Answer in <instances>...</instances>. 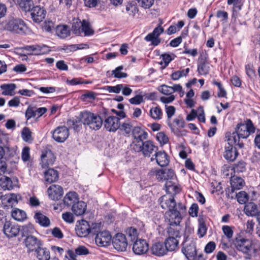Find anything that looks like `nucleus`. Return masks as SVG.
Masks as SVG:
<instances>
[{"label": "nucleus", "mask_w": 260, "mask_h": 260, "mask_svg": "<svg viewBox=\"0 0 260 260\" xmlns=\"http://www.w3.org/2000/svg\"><path fill=\"white\" fill-rule=\"evenodd\" d=\"M17 3L20 8L23 11H31L34 6V2L32 0H17Z\"/></svg>", "instance_id": "38"}, {"label": "nucleus", "mask_w": 260, "mask_h": 260, "mask_svg": "<svg viewBox=\"0 0 260 260\" xmlns=\"http://www.w3.org/2000/svg\"><path fill=\"white\" fill-rule=\"evenodd\" d=\"M165 109L168 117V124L171 129L172 131L174 132L176 131L175 125L171 123L170 119L175 114L176 110L175 108L173 106L166 105Z\"/></svg>", "instance_id": "36"}, {"label": "nucleus", "mask_w": 260, "mask_h": 260, "mask_svg": "<svg viewBox=\"0 0 260 260\" xmlns=\"http://www.w3.org/2000/svg\"><path fill=\"white\" fill-rule=\"evenodd\" d=\"M56 157L50 150H45L42 151L41 155L40 165L42 169H47L53 165Z\"/></svg>", "instance_id": "10"}, {"label": "nucleus", "mask_w": 260, "mask_h": 260, "mask_svg": "<svg viewBox=\"0 0 260 260\" xmlns=\"http://www.w3.org/2000/svg\"><path fill=\"white\" fill-rule=\"evenodd\" d=\"M98 230L99 229L96 228L97 232L94 234L96 235L95 238V243L99 246H107L111 241V236L110 233L106 231L99 232Z\"/></svg>", "instance_id": "13"}, {"label": "nucleus", "mask_w": 260, "mask_h": 260, "mask_svg": "<svg viewBox=\"0 0 260 260\" xmlns=\"http://www.w3.org/2000/svg\"><path fill=\"white\" fill-rule=\"evenodd\" d=\"M46 14V10L39 6L34 7L30 14L32 20L36 23L42 22L44 19Z\"/></svg>", "instance_id": "20"}, {"label": "nucleus", "mask_w": 260, "mask_h": 260, "mask_svg": "<svg viewBox=\"0 0 260 260\" xmlns=\"http://www.w3.org/2000/svg\"><path fill=\"white\" fill-rule=\"evenodd\" d=\"M78 197L75 192L70 191L66 194L63 199V203L68 207L76 204L78 201Z\"/></svg>", "instance_id": "27"}, {"label": "nucleus", "mask_w": 260, "mask_h": 260, "mask_svg": "<svg viewBox=\"0 0 260 260\" xmlns=\"http://www.w3.org/2000/svg\"><path fill=\"white\" fill-rule=\"evenodd\" d=\"M0 186L4 190H11L14 187L11 178L7 176H3L0 179Z\"/></svg>", "instance_id": "43"}, {"label": "nucleus", "mask_w": 260, "mask_h": 260, "mask_svg": "<svg viewBox=\"0 0 260 260\" xmlns=\"http://www.w3.org/2000/svg\"><path fill=\"white\" fill-rule=\"evenodd\" d=\"M134 127L132 123L127 120L125 121L122 124L120 123L119 127L118 129H120L121 132L125 136L129 137L132 133L134 129Z\"/></svg>", "instance_id": "34"}, {"label": "nucleus", "mask_w": 260, "mask_h": 260, "mask_svg": "<svg viewBox=\"0 0 260 260\" xmlns=\"http://www.w3.org/2000/svg\"><path fill=\"white\" fill-rule=\"evenodd\" d=\"M222 230L224 234L228 238L231 239L232 238L234 232L231 226L229 225H223L222 227Z\"/></svg>", "instance_id": "64"}, {"label": "nucleus", "mask_w": 260, "mask_h": 260, "mask_svg": "<svg viewBox=\"0 0 260 260\" xmlns=\"http://www.w3.org/2000/svg\"><path fill=\"white\" fill-rule=\"evenodd\" d=\"M81 32H84V36H90L94 34V31L91 27L89 22L83 20L82 22Z\"/></svg>", "instance_id": "45"}, {"label": "nucleus", "mask_w": 260, "mask_h": 260, "mask_svg": "<svg viewBox=\"0 0 260 260\" xmlns=\"http://www.w3.org/2000/svg\"><path fill=\"white\" fill-rule=\"evenodd\" d=\"M63 189L58 185H52L48 189V194L49 198L54 201L59 200L63 195Z\"/></svg>", "instance_id": "21"}, {"label": "nucleus", "mask_w": 260, "mask_h": 260, "mask_svg": "<svg viewBox=\"0 0 260 260\" xmlns=\"http://www.w3.org/2000/svg\"><path fill=\"white\" fill-rule=\"evenodd\" d=\"M156 160L157 164L160 167L167 166L169 163V156L164 151H158L155 152V157H151V161Z\"/></svg>", "instance_id": "22"}, {"label": "nucleus", "mask_w": 260, "mask_h": 260, "mask_svg": "<svg viewBox=\"0 0 260 260\" xmlns=\"http://www.w3.org/2000/svg\"><path fill=\"white\" fill-rule=\"evenodd\" d=\"M96 226L97 224L92 223L91 227H90L87 221L82 220L77 222L75 228L76 232L79 237H85L89 234L94 235L97 232L96 231Z\"/></svg>", "instance_id": "5"}, {"label": "nucleus", "mask_w": 260, "mask_h": 260, "mask_svg": "<svg viewBox=\"0 0 260 260\" xmlns=\"http://www.w3.org/2000/svg\"><path fill=\"white\" fill-rule=\"evenodd\" d=\"M82 122L81 121L80 118L78 119L69 120L67 121L68 125L71 128H73L76 131H79L82 126Z\"/></svg>", "instance_id": "46"}, {"label": "nucleus", "mask_w": 260, "mask_h": 260, "mask_svg": "<svg viewBox=\"0 0 260 260\" xmlns=\"http://www.w3.org/2000/svg\"><path fill=\"white\" fill-rule=\"evenodd\" d=\"M23 49L28 52V54L31 55H40L50 51V47L43 44L27 45L24 47Z\"/></svg>", "instance_id": "11"}, {"label": "nucleus", "mask_w": 260, "mask_h": 260, "mask_svg": "<svg viewBox=\"0 0 260 260\" xmlns=\"http://www.w3.org/2000/svg\"><path fill=\"white\" fill-rule=\"evenodd\" d=\"M72 210L76 215H82L86 210V204L84 202L78 201L76 204L73 205Z\"/></svg>", "instance_id": "28"}, {"label": "nucleus", "mask_w": 260, "mask_h": 260, "mask_svg": "<svg viewBox=\"0 0 260 260\" xmlns=\"http://www.w3.org/2000/svg\"><path fill=\"white\" fill-rule=\"evenodd\" d=\"M31 134L32 133L28 127H24L21 132V137L23 140L26 142L31 143L33 140Z\"/></svg>", "instance_id": "47"}, {"label": "nucleus", "mask_w": 260, "mask_h": 260, "mask_svg": "<svg viewBox=\"0 0 260 260\" xmlns=\"http://www.w3.org/2000/svg\"><path fill=\"white\" fill-rule=\"evenodd\" d=\"M36 257L38 260H49L50 253L49 250L46 248L40 246L35 251Z\"/></svg>", "instance_id": "33"}, {"label": "nucleus", "mask_w": 260, "mask_h": 260, "mask_svg": "<svg viewBox=\"0 0 260 260\" xmlns=\"http://www.w3.org/2000/svg\"><path fill=\"white\" fill-rule=\"evenodd\" d=\"M152 253L157 256H162L167 253L168 250L166 245L161 243L154 244L151 248Z\"/></svg>", "instance_id": "26"}, {"label": "nucleus", "mask_w": 260, "mask_h": 260, "mask_svg": "<svg viewBox=\"0 0 260 260\" xmlns=\"http://www.w3.org/2000/svg\"><path fill=\"white\" fill-rule=\"evenodd\" d=\"M112 243L115 249L119 251H125L126 250L128 243L125 235L117 233L113 239Z\"/></svg>", "instance_id": "12"}, {"label": "nucleus", "mask_w": 260, "mask_h": 260, "mask_svg": "<svg viewBox=\"0 0 260 260\" xmlns=\"http://www.w3.org/2000/svg\"><path fill=\"white\" fill-rule=\"evenodd\" d=\"M186 207L184 205V208L176 209L173 210L167 211L165 214V221L170 225L169 228L174 229L178 228L180 231L179 224L182 219V214L185 212Z\"/></svg>", "instance_id": "4"}, {"label": "nucleus", "mask_w": 260, "mask_h": 260, "mask_svg": "<svg viewBox=\"0 0 260 260\" xmlns=\"http://www.w3.org/2000/svg\"><path fill=\"white\" fill-rule=\"evenodd\" d=\"M5 29L16 34H23L26 28L24 22L19 18H12L5 25Z\"/></svg>", "instance_id": "7"}, {"label": "nucleus", "mask_w": 260, "mask_h": 260, "mask_svg": "<svg viewBox=\"0 0 260 260\" xmlns=\"http://www.w3.org/2000/svg\"><path fill=\"white\" fill-rule=\"evenodd\" d=\"M103 123L107 131L115 132L119 127L120 119L115 116H109L105 118Z\"/></svg>", "instance_id": "14"}, {"label": "nucleus", "mask_w": 260, "mask_h": 260, "mask_svg": "<svg viewBox=\"0 0 260 260\" xmlns=\"http://www.w3.org/2000/svg\"><path fill=\"white\" fill-rule=\"evenodd\" d=\"M172 180L166 181L165 184L166 191L168 193V194H175L179 192L180 190V188Z\"/></svg>", "instance_id": "37"}, {"label": "nucleus", "mask_w": 260, "mask_h": 260, "mask_svg": "<svg viewBox=\"0 0 260 260\" xmlns=\"http://www.w3.org/2000/svg\"><path fill=\"white\" fill-rule=\"evenodd\" d=\"M24 242L26 247L30 251H35L42 245L41 241L33 236L26 238Z\"/></svg>", "instance_id": "23"}, {"label": "nucleus", "mask_w": 260, "mask_h": 260, "mask_svg": "<svg viewBox=\"0 0 260 260\" xmlns=\"http://www.w3.org/2000/svg\"><path fill=\"white\" fill-rule=\"evenodd\" d=\"M0 88L3 90L2 94L3 95L13 96L15 94L16 85L15 84H3L1 85Z\"/></svg>", "instance_id": "30"}, {"label": "nucleus", "mask_w": 260, "mask_h": 260, "mask_svg": "<svg viewBox=\"0 0 260 260\" xmlns=\"http://www.w3.org/2000/svg\"><path fill=\"white\" fill-rule=\"evenodd\" d=\"M80 119L83 124L87 125L90 128L95 131L101 127L103 122L100 116L87 111L80 113Z\"/></svg>", "instance_id": "3"}, {"label": "nucleus", "mask_w": 260, "mask_h": 260, "mask_svg": "<svg viewBox=\"0 0 260 260\" xmlns=\"http://www.w3.org/2000/svg\"><path fill=\"white\" fill-rule=\"evenodd\" d=\"M11 216L15 220L18 221H23L26 218L25 212L18 208H15L12 211Z\"/></svg>", "instance_id": "42"}, {"label": "nucleus", "mask_w": 260, "mask_h": 260, "mask_svg": "<svg viewBox=\"0 0 260 260\" xmlns=\"http://www.w3.org/2000/svg\"><path fill=\"white\" fill-rule=\"evenodd\" d=\"M159 201L161 208L168 211L184 208V205L181 203H176L174 197L171 194L162 196Z\"/></svg>", "instance_id": "8"}, {"label": "nucleus", "mask_w": 260, "mask_h": 260, "mask_svg": "<svg viewBox=\"0 0 260 260\" xmlns=\"http://www.w3.org/2000/svg\"><path fill=\"white\" fill-rule=\"evenodd\" d=\"M238 154L236 148L233 147L232 145L229 144L228 146L225 147L223 156L227 160L233 161L236 159Z\"/></svg>", "instance_id": "24"}, {"label": "nucleus", "mask_w": 260, "mask_h": 260, "mask_svg": "<svg viewBox=\"0 0 260 260\" xmlns=\"http://www.w3.org/2000/svg\"><path fill=\"white\" fill-rule=\"evenodd\" d=\"M151 176H155L156 179L159 181H170L174 180L175 173L171 169H152L149 173Z\"/></svg>", "instance_id": "9"}, {"label": "nucleus", "mask_w": 260, "mask_h": 260, "mask_svg": "<svg viewBox=\"0 0 260 260\" xmlns=\"http://www.w3.org/2000/svg\"><path fill=\"white\" fill-rule=\"evenodd\" d=\"M255 132V127L250 119L246 120L245 123H238L236 128L235 132H233L232 136L233 140L236 145H237L240 148L244 146V144L240 142V139H246L251 133Z\"/></svg>", "instance_id": "2"}, {"label": "nucleus", "mask_w": 260, "mask_h": 260, "mask_svg": "<svg viewBox=\"0 0 260 260\" xmlns=\"http://www.w3.org/2000/svg\"><path fill=\"white\" fill-rule=\"evenodd\" d=\"M233 245L238 252L243 254L245 260L255 259L260 255V242L257 239L247 238L239 234L234 238Z\"/></svg>", "instance_id": "1"}, {"label": "nucleus", "mask_w": 260, "mask_h": 260, "mask_svg": "<svg viewBox=\"0 0 260 260\" xmlns=\"http://www.w3.org/2000/svg\"><path fill=\"white\" fill-rule=\"evenodd\" d=\"M149 115L153 119L158 120L162 118L163 113L161 108L157 106L151 108Z\"/></svg>", "instance_id": "39"}, {"label": "nucleus", "mask_w": 260, "mask_h": 260, "mask_svg": "<svg viewBox=\"0 0 260 260\" xmlns=\"http://www.w3.org/2000/svg\"><path fill=\"white\" fill-rule=\"evenodd\" d=\"M21 158L24 162L27 161L30 159V148L27 147H24L22 151Z\"/></svg>", "instance_id": "62"}, {"label": "nucleus", "mask_w": 260, "mask_h": 260, "mask_svg": "<svg viewBox=\"0 0 260 260\" xmlns=\"http://www.w3.org/2000/svg\"><path fill=\"white\" fill-rule=\"evenodd\" d=\"M20 232L22 237L27 238L32 236L31 235L35 232V229L32 224L28 223L22 226Z\"/></svg>", "instance_id": "41"}, {"label": "nucleus", "mask_w": 260, "mask_h": 260, "mask_svg": "<svg viewBox=\"0 0 260 260\" xmlns=\"http://www.w3.org/2000/svg\"><path fill=\"white\" fill-rule=\"evenodd\" d=\"M245 70L246 75L250 79H254L256 77L255 71L252 64H246L245 66Z\"/></svg>", "instance_id": "51"}, {"label": "nucleus", "mask_w": 260, "mask_h": 260, "mask_svg": "<svg viewBox=\"0 0 260 260\" xmlns=\"http://www.w3.org/2000/svg\"><path fill=\"white\" fill-rule=\"evenodd\" d=\"M244 212L248 216H255L258 213L257 207L256 205L253 203H248L245 206Z\"/></svg>", "instance_id": "40"}, {"label": "nucleus", "mask_w": 260, "mask_h": 260, "mask_svg": "<svg viewBox=\"0 0 260 260\" xmlns=\"http://www.w3.org/2000/svg\"><path fill=\"white\" fill-rule=\"evenodd\" d=\"M233 170L235 173H242L246 170V164L243 161H239L234 165Z\"/></svg>", "instance_id": "55"}, {"label": "nucleus", "mask_w": 260, "mask_h": 260, "mask_svg": "<svg viewBox=\"0 0 260 260\" xmlns=\"http://www.w3.org/2000/svg\"><path fill=\"white\" fill-rule=\"evenodd\" d=\"M169 237L165 240V245L169 251H174L177 247L179 243L177 238L180 237V233L178 228L174 229L173 227L168 229Z\"/></svg>", "instance_id": "6"}, {"label": "nucleus", "mask_w": 260, "mask_h": 260, "mask_svg": "<svg viewBox=\"0 0 260 260\" xmlns=\"http://www.w3.org/2000/svg\"><path fill=\"white\" fill-rule=\"evenodd\" d=\"M157 149L153 142L151 141H147L144 142L142 152L145 156L149 157L153 152Z\"/></svg>", "instance_id": "29"}, {"label": "nucleus", "mask_w": 260, "mask_h": 260, "mask_svg": "<svg viewBox=\"0 0 260 260\" xmlns=\"http://www.w3.org/2000/svg\"><path fill=\"white\" fill-rule=\"evenodd\" d=\"M34 218L36 219V222L42 226L47 227L50 224L49 219L41 212H39L36 213Z\"/></svg>", "instance_id": "35"}, {"label": "nucleus", "mask_w": 260, "mask_h": 260, "mask_svg": "<svg viewBox=\"0 0 260 260\" xmlns=\"http://www.w3.org/2000/svg\"><path fill=\"white\" fill-rule=\"evenodd\" d=\"M4 198L3 201L7 200L8 203L12 206L18 203V196L14 193L6 194L4 196Z\"/></svg>", "instance_id": "52"}, {"label": "nucleus", "mask_w": 260, "mask_h": 260, "mask_svg": "<svg viewBox=\"0 0 260 260\" xmlns=\"http://www.w3.org/2000/svg\"><path fill=\"white\" fill-rule=\"evenodd\" d=\"M175 57V55L173 54H170L168 53H164L162 54L160 57L162 58V60L165 64L164 68L166 67L169 63L174 59Z\"/></svg>", "instance_id": "58"}, {"label": "nucleus", "mask_w": 260, "mask_h": 260, "mask_svg": "<svg viewBox=\"0 0 260 260\" xmlns=\"http://www.w3.org/2000/svg\"><path fill=\"white\" fill-rule=\"evenodd\" d=\"M82 22L79 19H75L72 26L73 32L77 35H80L81 34Z\"/></svg>", "instance_id": "48"}, {"label": "nucleus", "mask_w": 260, "mask_h": 260, "mask_svg": "<svg viewBox=\"0 0 260 260\" xmlns=\"http://www.w3.org/2000/svg\"><path fill=\"white\" fill-rule=\"evenodd\" d=\"M236 197L238 202L241 204H245L248 200V196L247 193L244 191H240L237 194Z\"/></svg>", "instance_id": "56"}, {"label": "nucleus", "mask_w": 260, "mask_h": 260, "mask_svg": "<svg viewBox=\"0 0 260 260\" xmlns=\"http://www.w3.org/2000/svg\"><path fill=\"white\" fill-rule=\"evenodd\" d=\"M158 90L161 93L167 95H172V94L173 93L172 87L165 84L159 86L158 87Z\"/></svg>", "instance_id": "53"}, {"label": "nucleus", "mask_w": 260, "mask_h": 260, "mask_svg": "<svg viewBox=\"0 0 260 260\" xmlns=\"http://www.w3.org/2000/svg\"><path fill=\"white\" fill-rule=\"evenodd\" d=\"M231 185L232 191H234L241 189L244 186L245 182L241 177L234 176L231 177Z\"/></svg>", "instance_id": "32"}, {"label": "nucleus", "mask_w": 260, "mask_h": 260, "mask_svg": "<svg viewBox=\"0 0 260 260\" xmlns=\"http://www.w3.org/2000/svg\"><path fill=\"white\" fill-rule=\"evenodd\" d=\"M69 129L65 126H58L52 132L53 139L59 143L65 141L69 137Z\"/></svg>", "instance_id": "16"}, {"label": "nucleus", "mask_w": 260, "mask_h": 260, "mask_svg": "<svg viewBox=\"0 0 260 260\" xmlns=\"http://www.w3.org/2000/svg\"><path fill=\"white\" fill-rule=\"evenodd\" d=\"M36 116L35 107L30 106H28L25 112V118L26 119L28 120Z\"/></svg>", "instance_id": "63"}, {"label": "nucleus", "mask_w": 260, "mask_h": 260, "mask_svg": "<svg viewBox=\"0 0 260 260\" xmlns=\"http://www.w3.org/2000/svg\"><path fill=\"white\" fill-rule=\"evenodd\" d=\"M123 88V84H118L114 86H107L106 89L110 93H119Z\"/></svg>", "instance_id": "61"}, {"label": "nucleus", "mask_w": 260, "mask_h": 260, "mask_svg": "<svg viewBox=\"0 0 260 260\" xmlns=\"http://www.w3.org/2000/svg\"><path fill=\"white\" fill-rule=\"evenodd\" d=\"M45 180L48 183H51L57 181L59 175L57 170L52 168H48V170L44 173Z\"/></svg>", "instance_id": "25"}, {"label": "nucleus", "mask_w": 260, "mask_h": 260, "mask_svg": "<svg viewBox=\"0 0 260 260\" xmlns=\"http://www.w3.org/2000/svg\"><path fill=\"white\" fill-rule=\"evenodd\" d=\"M164 28L161 26L160 25L155 27L151 33L147 35L145 40L147 42H151L152 45L154 46L158 45L160 40L158 38L159 36L164 32Z\"/></svg>", "instance_id": "18"}, {"label": "nucleus", "mask_w": 260, "mask_h": 260, "mask_svg": "<svg viewBox=\"0 0 260 260\" xmlns=\"http://www.w3.org/2000/svg\"><path fill=\"white\" fill-rule=\"evenodd\" d=\"M134 140L144 141L147 138V133L139 126H135L132 133Z\"/></svg>", "instance_id": "31"}, {"label": "nucleus", "mask_w": 260, "mask_h": 260, "mask_svg": "<svg viewBox=\"0 0 260 260\" xmlns=\"http://www.w3.org/2000/svg\"><path fill=\"white\" fill-rule=\"evenodd\" d=\"M149 249V245L145 240L139 239L133 244V250L137 255L146 253Z\"/></svg>", "instance_id": "19"}, {"label": "nucleus", "mask_w": 260, "mask_h": 260, "mask_svg": "<svg viewBox=\"0 0 260 260\" xmlns=\"http://www.w3.org/2000/svg\"><path fill=\"white\" fill-rule=\"evenodd\" d=\"M156 139L161 145L167 144L169 141V138L164 132H160L157 134Z\"/></svg>", "instance_id": "59"}, {"label": "nucleus", "mask_w": 260, "mask_h": 260, "mask_svg": "<svg viewBox=\"0 0 260 260\" xmlns=\"http://www.w3.org/2000/svg\"><path fill=\"white\" fill-rule=\"evenodd\" d=\"M126 11L129 15L134 17L135 14L138 12V8L137 5L129 4L126 7Z\"/></svg>", "instance_id": "57"}, {"label": "nucleus", "mask_w": 260, "mask_h": 260, "mask_svg": "<svg viewBox=\"0 0 260 260\" xmlns=\"http://www.w3.org/2000/svg\"><path fill=\"white\" fill-rule=\"evenodd\" d=\"M56 32L57 35L60 38L64 39L70 34L69 27L67 25H58L56 27Z\"/></svg>", "instance_id": "44"}, {"label": "nucleus", "mask_w": 260, "mask_h": 260, "mask_svg": "<svg viewBox=\"0 0 260 260\" xmlns=\"http://www.w3.org/2000/svg\"><path fill=\"white\" fill-rule=\"evenodd\" d=\"M143 144V141L134 140L132 146L133 147V149L136 152H142Z\"/></svg>", "instance_id": "60"}, {"label": "nucleus", "mask_w": 260, "mask_h": 260, "mask_svg": "<svg viewBox=\"0 0 260 260\" xmlns=\"http://www.w3.org/2000/svg\"><path fill=\"white\" fill-rule=\"evenodd\" d=\"M3 232L8 238H12L18 235L20 232V229L18 225L6 221L3 227Z\"/></svg>", "instance_id": "17"}, {"label": "nucleus", "mask_w": 260, "mask_h": 260, "mask_svg": "<svg viewBox=\"0 0 260 260\" xmlns=\"http://www.w3.org/2000/svg\"><path fill=\"white\" fill-rule=\"evenodd\" d=\"M182 252L188 260H193L197 255L195 243L192 241H186L183 244Z\"/></svg>", "instance_id": "15"}, {"label": "nucleus", "mask_w": 260, "mask_h": 260, "mask_svg": "<svg viewBox=\"0 0 260 260\" xmlns=\"http://www.w3.org/2000/svg\"><path fill=\"white\" fill-rule=\"evenodd\" d=\"M138 4L140 7L144 9H150L154 4V0H139Z\"/></svg>", "instance_id": "54"}, {"label": "nucleus", "mask_w": 260, "mask_h": 260, "mask_svg": "<svg viewBox=\"0 0 260 260\" xmlns=\"http://www.w3.org/2000/svg\"><path fill=\"white\" fill-rule=\"evenodd\" d=\"M209 70L210 67L209 64L204 61L199 63L198 66V72L201 75H207Z\"/></svg>", "instance_id": "50"}, {"label": "nucleus", "mask_w": 260, "mask_h": 260, "mask_svg": "<svg viewBox=\"0 0 260 260\" xmlns=\"http://www.w3.org/2000/svg\"><path fill=\"white\" fill-rule=\"evenodd\" d=\"M123 69V66H120L115 68V70L112 71V75L116 78H124L127 76V74L126 73L122 72Z\"/></svg>", "instance_id": "49"}]
</instances>
